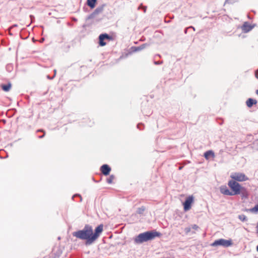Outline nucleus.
<instances>
[{
    "instance_id": "a211bd4d",
    "label": "nucleus",
    "mask_w": 258,
    "mask_h": 258,
    "mask_svg": "<svg viewBox=\"0 0 258 258\" xmlns=\"http://www.w3.org/2000/svg\"><path fill=\"white\" fill-rule=\"evenodd\" d=\"M238 219L241 221H245L247 220L246 216L243 214L239 215L238 216Z\"/></svg>"
},
{
    "instance_id": "5701e85b",
    "label": "nucleus",
    "mask_w": 258,
    "mask_h": 258,
    "mask_svg": "<svg viewBox=\"0 0 258 258\" xmlns=\"http://www.w3.org/2000/svg\"><path fill=\"white\" fill-rule=\"evenodd\" d=\"M191 228L195 230H198L199 229V227L196 224L192 225Z\"/></svg>"
},
{
    "instance_id": "393cba45",
    "label": "nucleus",
    "mask_w": 258,
    "mask_h": 258,
    "mask_svg": "<svg viewBox=\"0 0 258 258\" xmlns=\"http://www.w3.org/2000/svg\"><path fill=\"white\" fill-rule=\"evenodd\" d=\"M142 8H143V11H144V12L145 13L146 11V9H147V7H144L142 4L140 5V6L139 7L138 9H141Z\"/></svg>"
},
{
    "instance_id": "ddd939ff",
    "label": "nucleus",
    "mask_w": 258,
    "mask_h": 258,
    "mask_svg": "<svg viewBox=\"0 0 258 258\" xmlns=\"http://www.w3.org/2000/svg\"><path fill=\"white\" fill-rule=\"evenodd\" d=\"M204 156L206 159L208 160L210 156L212 158H214L215 153L212 150H209L205 152Z\"/></svg>"
},
{
    "instance_id": "2eb2a0df",
    "label": "nucleus",
    "mask_w": 258,
    "mask_h": 258,
    "mask_svg": "<svg viewBox=\"0 0 258 258\" xmlns=\"http://www.w3.org/2000/svg\"><path fill=\"white\" fill-rule=\"evenodd\" d=\"M97 0H87V5L91 8L94 9L97 3Z\"/></svg>"
},
{
    "instance_id": "f03ea898",
    "label": "nucleus",
    "mask_w": 258,
    "mask_h": 258,
    "mask_svg": "<svg viewBox=\"0 0 258 258\" xmlns=\"http://www.w3.org/2000/svg\"><path fill=\"white\" fill-rule=\"evenodd\" d=\"M73 235L79 239L86 240V245H90L94 241L92 239V227L90 225L87 224L82 230H78L73 232Z\"/></svg>"
},
{
    "instance_id": "a19ab883",
    "label": "nucleus",
    "mask_w": 258,
    "mask_h": 258,
    "mask_svg": "<svg viewBox=\"0 0 258 258\" xmlns=\"http://www.w3.org/2000/svg\"><path fill=\"white\" fill-rule=\"evenodd\" d=\"M143 113L145 114L146 113L144 111H143Z\"/></svg>"
},
{
    "instance_id": "0eeeda50",
    "label": "nucleus",
    "mask_w": 258,
    "mask_h": 258,
    "mask_svg": "<svg viewBox=\"0 0 258 258\" xmlns=\"http://www.w3.org/2000/svg\"><path fill=\"white\" fill-rule=\"evenodd\" d=\"M103 230V225L100 224L95 229V232L93 233L92 231V239L95 241L99 236L100 234L102 233Z\"/></svg>"
},
{
    "instance_id": "e433bc0d",
    "label": "nucleus",
    "mask_w": 258,
    "mask_h": 258,
    "mask_svg": "<svg viewBox=\"0 0 258 258\" xmlns=\"http://www.w3.org/2000/svg\"><path fill=\"white\" fill-rule=\"evenodd\" d=\"M30 18H31V19H32V18H34V16H32V15H30Z\"/></svg>"
},
{
    "instance_id": "c756f323",
    "label": "nucleus",
    "mask_w": 258,
    "mask_h": 258,
    "mask_svg": "<svg viewBox=\"0 0 258 258\" xmlns=\"http://www.w3.org/2000/svg\"><path fill=\"white\" fill-rule=\"evenodd\" d=\"M54 78V76H52V77H50L49 75L47 76V78L49 80H52Z\"/></svg>"
},
{
    "instance_id": "7ed1b4c3",
    "label": "nucleus",
    "mask_w": 258,
    "mask_h": 258,
    "mask_svg": "<svg viewBox=\"0 0 258 258\" xmlns=\"http://www.w3.org/2000/svg\"><path fill=\"white\" fill-rule=\"evenodd\" d=\"M161 233L159 232L151 230L139 234L134 238V242L136 244H140L143 242L154 239L159 237Z\"/></svg>"
},
{
    "instance_id": "a878e982",
    "label": "nucleus",
    "mask_w": 258,
    "mask_h": 258,
    "mask_svg": "<svg viewBox=\"0 0 258 258\" xmlns=\"http://www.w3.org/2000/svg\"><path fill=\"white\" fill-rule=\"evenodd\" d=\"M77 196H78V197H80V202H82V198L81 196L79 194H76V195H74L72 197V200H74V198H75V197H77Z\"/></svg>"
},
{
    "instance_id": "4be33fe9",
    "label": "nucleus",
    "mask_w": 258,
    "mask_h": 258,
    "mask_svg": "<svg viewBox=\"0 0 258 258\" xmlns=\"http://www.w3.org/2000/svg\"><path fill=\"white\" fill-rule=\"evenodd\" d=\"M191 226L187 227L185 228L184 232H185L186 234H188V233H189L191 231Z\"/></svg>"
},
{
    "instance_id": "aec40b11",
    "label": "nucleus",
    "mask_w": 258,
    "mask_h": 258,
    "mask_svg": "<svg viewBox=\"0 0 258 258\" xmlns=\"http://www.w3.org/2000/svg\"><path fill=\"white\" fill-rule=\"evenodd\" d=\"M146 44H143L140 46L135 47L136 51H139L144 49L146 47Z\"/></svg>"
},
{
    "instance_id": "f257e3e1",
    "label": "nucleus",
    "mask_w": 258,
    "mask_h": 258,
    "mask_svg": "<svg viewBox=\"0 0 258 258\" xmlns=\"http://www.w3.org/2000/svg\"><path fill=\"white\" fill-rule=\"evenodd\" d=\"M228 185L230 190L225 185H221L219 187L220 192L223 195L232 196L240 195L242 198L248 197L246 188L242 186L238 182L230 180L228 182Z\"/></svg>"
},
{
    "instance_id": "cd10ccee",
    "label": "nucleus",
    "mask_w": 258,
    "mask_h": 258,
    "mask_svg": "<svg viewBox=\"0 0 258 258\" xmlns=\"http://www.w3.org/2000/svg\"><path fill=\"white\" fill-rule=\"evenodd\" d=\"M154 63L155 64H156V65L160 64L162 63V61H155L154 62Z\"/></svg>"
},
{
    "instance_id": "20e7f679",
    "label": "nucleus",
    "mask_w": 258,
    "mask_h": 258,
    "mask_svg": "<svg viewBox=\"0 0 258 258\" xmlns=\"http://www.w3.org/2000/svg\"><path fill=\"white\" fill-rule=\"evenodd\" d=\"M232 244L233 243L231 239L226 240L221 238L215 240L213 243L211 244V245L213 246L221 245L224 247H228L232 245Z\"/></svg>"
},
{
    "instance_id": "4c0bfd02",
    "label": "nucleus",
    "mask_w": 258,
    "mask_h": 258,
    "mask_svg": "<svg viewBox=\"0 0 258 258\" xmlns=\"http://www.w3.org/2000/svg\"><path fill=\"white\" fill-rule=\"evenodd\" d=\"M54 76H55L56 75V70H54Z\"/></svg>"
},
{
    "instance_id": "9b49d317",
    "label": "nucleus",
    "mask_w": 258,
    "mask_h": 258,
    "mask_svg": "<svg viewBox=\"0 0 258 258\" xmlns=\"http://www.w3.org/2000/svg\"><path fill=\"white\" fill-rule=\"evenodd\" d=\"M100 170L103 175L106 176L109 175L111 171V168L108 165L104 164L101 166Z\"/></svg>"
},
{
    "instance_id": "7c9ffc66",
    "label": "nucleus",
    "mask_w": 258,
    "mask_h": 258,
    "mask_svg": "<svg viewBox=\"0 0 258 258\" xmlns=\"http://www.w3.org/2000/svg\"><path fill=\"white\" fill-rule=\"evenodd\" d=\"M255 76L257 79H258V70L255 72Z\"/></svg>"
},
{
    "instance_id": "c9c22d12",
    "label": "nucleus",
    "mask_w": 258,
    "mask_h": 258,
    "mask_svg": "<svg viewBox=\"0 0 258 258\" xmlns=\"http://www.w3.org/2000/svg\"><path fill=\"white\" fill-rule=\"evenodd\" d=\"M256 230H257V232L258 233V222H257V226H256Z\"/></svg>"
},
{
    "instance_id": "39448f33",
    "label": "nucleus",
    "mask_w": 258,
    "mask_h": 258,
    "mask_svg": "<svg viewBox=\"0 0 258 258\" xmlns=\"http://www.w3.org/2000/svg\"><path fill=\"white\" fill-rule=\"evenodd\" d=\"M230 177L232 180L235 181H245L248 179V178L243 173L235 172L231 174Z\"/></svg>"
},
{
    "instance_id": "1a4fd4ad",
    "label": "nucleus",
    "mask_w": 258,
    "mask_h": 258,
    "mask_svg": "<svg viewBox=\"0 0 258 258\" xmlns=\"http://www.w3.org/2000/svg\"><path fill=\"white\" fill-rule=\"evenodd\" d=\"M105 5H102L101 6L98 7L94 12L91 13L89 16L88 19H92L94 18L96 16L98 15L99 14L101 13L104 9Z\"/></svg>"
},
{
    "instance_id": "72a5a7b5",
    "label": "nucleus",
    "mask_w": 258,
    "mask_h": 258,
    "mask_svg": "<svg viewBox=\"0 0 258 258\" xmlns=\"http://www.w3.org/2000/svg\"><path fill=\"white\" fill-rule=\"evenodd\" d=\"M17 25L16 24H14L13 25L12 27H11V28H13V27H17Z\"/></svg>"
},
{
    "instance_id": "9d476101",
    "label": "nucleus",
    "mask_w": 258,
    "mask_h": 258,
    "mask_svg": "<svg viewBox=\"0 0 258 258\" xmlns=\"http://www.w3.org/2000/svg\"><path fill=\"white\" fill-rule=\"evenodd\" d=\"M254 26V25H250L248 22H245L241 28L243 32L247 33L251 31Z\"/></svg>"
},
{
    "instance_id": "423d86ee",
    "label": "nucleus",
    "mask_w": 258,
    "mask_h": 258,
    "mask_svg": "<svg viewBox=\"0 0 258 258\" xmlns=\"http://www.w3.org/2000/svg\"><path fill=\"white\" fill-rule=\"evenodd\" d=\"M104 40H112L113 38L111 36L107 33H103L99 36V44L101 46H104L106 44Z\"/></svg>"
},
{
    "instance_id": "dca6fc26",
    "label": "nucleus",
    "mask_w": 258,
    "mask_h": 258,
    "mask_svg": "<svg viewBox=\"0 0 258 258\" xmlns=\"http://www.w3.org/2000/svg\"><path fill=\"white\" fill-rule=\"evenodd\" d=\"M145 207L144 206H142L137 209V213L140 215H142L144 213V212L145 211Z\"/></svg>"
},
{
    "instance_id": "f3484780",
    "label": "nucleus",
    "mask_w": 258,
    "mask_h": 258,
    "mask_svg": "<svg viewBox=\"0 0 258 258\" xmlns=\"http://www.w3.org/2000/svg\"><path fill=\"white\" fill-rule=\"evenodd\" d=\"M114 178V176L113 175H111L108 178H107L106 181L108 184H111Z\"/></svg>"
},
{
    "instance_id": "58836bf2",
    "label": "nucleus",
    "mask_w": 258,
    "mask_h": 258,
    "mask_svg": "<svg viewBox=\"0 0 258 258\" xmlns=\"http://www.w3.org/2000/svg\"><path fill=\"white\" fill-rule=\"evenodd\" d=\"M255 93L258 95V89L256 90Z\"/></svg>"
},
{
    "instance_id": "473e14b6",
    "label": "nucleus",
    "mask_w": 258,
    "mask_h": 258,
    "mask_svg": "<svg viewBox=\"0 0 258 258\" xmlns=\"http://www.w3.org/2000/svg\"><path fill=\"white\" fill-rule=\"evenodd\" d=\"M188 29H189L188 28V27L184 29V33H185V34H186V33H187V30H188Z\"/></svg>"
},
{
    "instance_id": "412c9836",
    "label": "nucleus",
    "mask_w": 258,
    "mask_h": 258,
    "mask_svg": "<svg viewBox=\"0 0 258 258\" xmlns=\"http://www.w3.org/2000/svg\"><path fill=\"white\" fill-rule=\"evenodd\" d=\"M250 211L258 213V204L256 205L253 208L251 209Z\"/></svg>"
},
{
    "instance_id": "ea45409f",
    "label": "nucleus",
    "mask_w": 258,
    "mask_h": 258,
    "mask_svg": "<svg viewBox=\"0 0 258 258\" xmlns=\"http://www.w3.org/2000/svg\"><path fill=\"white\" fill-rule=\"evenodd\" d=\"M256 249L257 251L258 252V245L256 246Z\"/></svg>"
},
{
    "instance_id": "f8f14e48",
    "label": "nucleus",
    "mask_w": 258,
    "mask_h": 258,
    "mask_svg": "<svg viewBox=\"0 0 258 258\" xmlns=\"http://www.w3.org/2000/svg\"><path fill=\"white\" fill-rule=\"evenodd\" d=\"M256 103L257 101L255 99L250 98H248L246 102V105L248 107H251L253 105L256 104Z\"/></svg>"
},
{
    "instance_id": "6e6552de",
    "label": "nucleus",
    "mask_w": 258,
    "mask_h": 258,
    "mask_svg": "<svg viewBox=\"0 0 258 258\" xmlns=\"http://www.w3.org/2000/svg\"><path fill=\"white\" fill-rule=\"evenodd\" d=\"M194 198L192 196H189L186 199L183 203V208L185 211L189 210L191 208V204L192 203Z\"/></svg>"
},
{
    "instance_id": "4468645a",
    "label": "nucleus",
    "mask_w": 258,
    "mask_h": 258,
    "mask_svg": "<svg viewBox=\"0 0 258 258\" xmlns=\"http://www.w3.org/2000/svg\"><path fill=\"white\" fill-rule=\"evenodd\" d=\"M1 87L3 91L5 92H9L12 87V84L10 82L7 84H2L1 85Z\"/></svg>"
},
{
    "instance_id": "b1692460",
    "label": "nucleus",
    "mask_w": 258,
    "mask_h": 258,
    "mask_svg": "<svg viewBox=\"0 0 258 258\" xmlns=\"http://www.w3.org/2000/svg\"><path fill=\"white\" fill-rule=\"evenodd\" d=\"M37 132H43V133H43V134L42 135H40V136H38V138H39V139H42V138L44 137V136H45V133L44 132L43 130H38L37 131Z\"/></svg>"
},
{
    "instance_id": "6ab92c4d",
    "label": "nucleus",
    "mask_w": 258,
    "mask_h": 258,
    "mask_svg": "<svg viewBox=\"0 0 258 258\" xmlns=\"http://www.w3.org/2000/svg\"><path fill=\"white\" fill-rule=\"evenodd\" d=\"M146 44H143L140 46L135 47L136 51H139L144 49L146 47Z\"/></svg>"
},
{
    "instance_id": "f704fd0d",
    "label": "nucleus",
    "mask_w": 258,
    "mask_h": 258,
    "mask_svg": "<svg viewBox=\"0 0 258 258\" xmlns=\"http://www.w3.org/2000/svg\"><path fill=\"white\" fill-rule=\"evenodd\" d=\"M151 114L150 112H148V113H146V115H150Z\"/></svg>"
},
{
    "instance_id": "bb28decb",
    "label": "nucleus",
    "mask_w": 258,
    "mask_h": 258,
    "mask_svg": "<svg viewBox=\"0 0 258 258\" xmlns=\"http://www.w3.org/2000/svg\"><path fill=\"white\" fill-rule=\"evenodd\" d=\"M144 125L142 123H139L137 125V128L140 130H142L143 128H142L141 126H143Z\"/></svg>"
},
{
    "instance_id": "c85d7f7f",
    "label": "nucleus",
    "mask_w": 258,
    "mask_h": 258,
    "mask_svg": "<svg viewBox=\"0 0 258 258\" xmlns=\"http://www.w3.org/2000/svg\"><path fill=\"white\" fill-rule=\"evenodd\" d=\"M226 3L232 4V0H226L225 4H226Z\"/></svg>"
},
{
    "instance_id": "2f4dec72",
    "label": "nucleus",
    "mask_w": 258,
    "mask_h": 258,
    "mask_svg": "<svg viewBox=\"0 0 258 258\" xmlns=\"http://www.w3.org/2000/svg\"><path fill=\"white\" fill-rule=\"evenodd\" d=\"M188 28L189 29H193L194 31H195V28L193 27V26H189L188 27Z\"/></svg>"
}]
</instances>
